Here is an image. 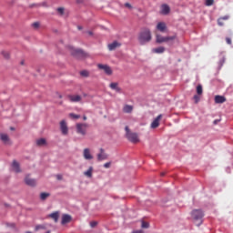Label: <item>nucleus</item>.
<instances>
[{
  "label": "nucleus",
  "instance_id": "a18cd8bd",
  "mask_svg": "<svg viewBox=\"0 0 233 233\" xmlns=\"http://www.w3.org/2000/svg\"><path fill=\"white\" fill-rule=\"evenodd\" d=\"M125 130H126V132H127L126 134L131 133V132H130V129L128 128V126H127V127H125Z\"/></svg>",
  "mask_w": 233,
  "mask_h": 233
},
{
  "label": "nucleus",
  "instance_id": "b1692460",
  "mask_svg": "<svg viewBox=\"0 0 233 233\" xmlns=\"http://www.w3.org/2000/svg\"><path fill=\"white\" fill-rule=\"evenodd\" d=\"M49 218L54 219L55 223H57L59 221V212H54L49 215Z\"/></svg>",
  "mask_w": 233,
  "mask_h": 233
},
{
  "label": "nucleus",
  "instance_id": "5701e85b",
  "mask_svg": "<svg viewBox=\"0 0 233 233\" xmlns=\"http://www.w3.org/2000/svg\"><path fill=\"white\" fill-rule=\"evenodd\" d=\"M41 6H46V2H43L39 4H31L28 5V8H41Z\"/></svg>",
  "mask_w": 233,
  "mask_h": 233
},
{
  "label": "nucleus",
  "instance_id": "7c9ffc66",
  "mask_svg": "<svg viewBox=\"0 0 233 233\" xmlns=\"http://www.w3.org/2000/svg\"><path fill=\"white\" fill-rule=\"evenodd\" d=\"M80 76H82V77H89L90 76V72H88L86 70H82L80 72Z\"/></svg>",
  "mask_w": 233,
  "mask_h": 233
},
{
  "label": "nucleus",
  "instance_id": "de8ad7c7",
  "mask_svg": "<svg viewBox=\"0 0 233 233\" xmlns=\"http://www.w3.org/2000/svg\"><path fill=\"white\" fill-rule=\"evenodd\" d=\"M133 233H144V232H143V230L139 229V230L133 231Z\"/></svg>",
  "mask_w": 233,
  "mask_h": 233
},
{
  "label": "nucleus",
  "instance_id": "8fccbe9b",
  "mask_svg": "<svg viewBox=\"0 0 233 233\" xmlns=\"http://www.w3.org/2000/svg\"><path fill=\"white\" fill-rule=\"evenodd\" d=\"M219 123V120H214V125H218Z\"/></svg>",
  "mask_w": 233,
  "mask_h": 233
},
{
  "label": "nucleus",
  "instance_id": "9b49d317",
  "mask_svg": "<svg viewBox=\"0 0 233 233\" xmlns=\"http://www.w3.org/2000/svg\"><path fill=\"white\" fill-rule=\"evenodd\" d=\"M25 183L28 187H35V185H37V181L35 179H34V178H30L29 176L25 177Z\"/></svg>",
  "mask_w": 233,
  "mask_h": 233
},
{
  "label": "nucleus",
  "instance_id": "c85d7f7f",
  "mask_svg": "<svg viewBox=\"0 0 233 233\" xmlns=\"http://www.w3.org/2000/svg\"><path fill=\"white\" fill-rule=\"evenodd\" d=\"M46 198H50V193H41L40 194V199H42V201H45V199H46Z\"/></svg>",
  "mask_w": 233,
  "mask_h": 233
},
{
  "label": "nucleus",
  "instance_id": "bb28decb",
  "mask_svg": "<svg viewBox=\"0 0 233 233\" xmlns=\"http://www.w3.org/2000/svg\"><path fill=\"white\" fill-rule=\"evenodd\" d=\"M152 52H153L154 54H163V52H165V47L159 46V47L154 48V49L152 50Z\"/></svg>",
  "mask_w": 233,
  "mask_h": 233
},
{
  "label": "nucleus",
  "instance_id": "9d476101",
  "mask_svg": "<svg viewBox=\"0 0 233 233\" xmlns=\"http://www.w3.org/2000/svg\"><path fill=\"white\" fill-rule=\"evenodd\" d=\"M69 50L72 56H75V57H79V56H84L83 50L81 49H76L74 46H69Z\"/></svg>",
  "mask_w": 233,
  "mask_h": 233
},
{
  "label": "nucleus",
  "instance_id": "49530a36",
  "mask_svg": "<svg viewBox=\"0 0 233 233\" xmlns=\"http://www.w3.org/2000/svg\"><path fill=\"white\" fill-rule=\"evenodd\" d=\"M56 178H57L59 181H61V179H63V176H61V175H56Z\"/></svg>",
  "mask_w": 233,
  "mask_h": 233
},
{
  "label": "nucleus",
  "instance_id": "5fc2aeb1",
  "mask_svg": "<svg viewBox=\"0 0 233 233\" xmlns=\"http://www.w3.org/2000/svg\"><path fill=\"white\" fill-rule=\"evenodd\" d=\"M161 176H165V172H162V173H161Z\"/></svg>",
  "mask_w": 233,
  "mask_h": 233
},
{
  "label": "nucleus",
  "instance_id": "603ef678",
  "mask_svg": "<svg viewBox=\"0 0 233 233\" xmlns=\"http://www.w3.org/2000/svg\"><path fill=\"white\" fill-rule=\"evenodd\" d=\"M84 121H86V116H83Z\"/></svg>",
  "mask_w": 233,
  "mask_h": 233
},
{
  "label": "nucleus",
  "instance_id": "3c124183",
  "mask_svg": "<svg viewBox=\"0 0 233 233\" xmlns=\"http://www.w3.org/2000/svg\"><path fill=\"white\" fill-rule=\"evenodd\" d=\"M77 28H78V30H83V26H81V25H78Z\"/></svg>",
  "mask_w": 233,
  "mask_h": 233
},
{
  "label": "nucleus",
  "instance_id": "4be33fe9",
  "mask_svg": "<svg viewBox=\"0 0 233 233\" xmlns=\"http://www.w3.org/2000/svg\"><path fill=\"white\" fill-rule=\"evenodd\" d=\"M132 110H134V106L130 105H126L123 107V112H125V114H132Z\"/></svg>",
  "mask_w": 233,
  "mask_h": 233
},
{
  "label": "nucleus",
  "instance_id": "e433bc0d",
  "mask_svg": "<svg viewBox=\"0 0 233 233\" xmlns=\"http://www.w3.org/2000/svg\"><path fill=\"white\" fill-rule=\"evenodd\" d=\"M214 5V0H206V6H212Z\"/></svg>",
  "mask_w": 233,
  "mask_h": 233
},
{
  "label": "nucleus",
  "instance_id": "f03ea898",
  "mask_svg": "<svg viewBox=\"0 0 233 233\" xmlns=\"http://www.w3.org/2000/svg\"><path fill=\"white\" fill-rule=\"evenodd\" d=\"M174 39H176V35L163 36L161 35H156V41L158 45H161V43H168V41H174Z\"/></svg>",
  "mask_w": 233,
  "mask_h": 233
},
{
  "label": "nucleus",
  "instance_id": "6e6552de",
  "mask_svg": "<svg viewBox=\"0 0 233 233\" xmlns=\"http://www.w3.org/2000/svg\"><path fill=\"white\" fill-rule=\"evenodd\" d=\"M96 159L97 161H105L108 159V154L103 148H100L99 153L96 155Z\"/></svg>",
  "mask_w": 233,
  "mask_h": 233
},
{
  "label": "nucleus",
  "instance_id": "2eb2a0df",
  "mask_svg": "<svg viewBox=\"0 0 233 233\" xmlns=\"http://www.w3.org/2000/svg\"><path fill=\"white\" fill-rule=\"evenodd\" d=\"M119 46H121V43L114 41L113 43L108 44L107 48L112 52L113 50H116V48H119Z\"/></svg>",
  "mask_w": 233,
  "mask_h": 233
},
{
  "label": "nucleus",
  "instance_id": "39448f33",
  "mask_svg": "<svg viewBox=\"0 0 233 233\" xmlns=\"http://www.w3.org/2000/svg\"><path fill=\"white\" fill-rule=\"evenodd\" d=\"M191 216L195 221H201V219H203L204 214L201 209H195L192 211Z\"/></svg>",
  "mask_w": 233,
  "mask_h": 233
},
{
  "label": "nucleus",
  "instance_id": "dca6fc26",
  "mask_svg": "<svg viewBox=\"0 0 233 233\" xmlns=\"http://www.w3.org/2000/svg\"><path fill=\"white\" fill-rule=\"evenodd\" d=\"M67 97L71 103H79L81 101V96L78 95H69Z\"/></svg>",
  "mask_w": 233,
  "mask_h": 233
},
{
  "label": "nucleus",
  "instance_id": "4d7b16f0",
  "mask_svg": "<svg viewBox=\"0 0 233 233\" xmlns=\"http://www.w3.org/2000/svg\"><path fill=\"white\" fill-rule=\"evenodd\" d=\"M26 233H32V231H26Z\"/></svg>",
  "mask_w": 233,
  "mask_h": 233
},
{
  "label": "nucleus",
  "instance_id": "13d9d810",
  "mask_svg": "<svg viewBox=\"0 0 233 233\" xmlns=\"http://www.w3.org/2000/svg\"><path fill=\"white\" fill-rule=\"evenodd\" d=\"M11 130H14V127H11Z\"/></svg>",
  "mask_w": 233,
  "mask_h": 233
},
{
  "label": "nucleus",
  "instance_id": "c756f323",
  "mask_svg": "<svg viewBox=\"0 0 233 233\" xmlns=\"http://www.w3.org/2000/svg\"><path fill=\"white\" fill-rule=\"evenodd\" d=\"M35 232H37L38 230H46V226L45 225H37L35 228Z\"/></svg>",
  "mask_w": 233,
  "mask_h": 233
},
{
  "label": "nucleus",
  "instance_id": "6ab92c4d",
  "mask_svg": "<svg viewBox=\"0 0 233 233\" xmlns=\"http://www.w3.org/2000/svg\"><path fill=\"white\" fill-rule=\"evenodd\" d=\"M70 221H72V216L68 214H64L62 216V225H66V223H70Z\"/></svg>",
  "mask_w": 233,
  "mask_h": 233
},
{
  "label": "nucleus",
  "instance_id": "a19ab883",
  "mask_svg": "<svg viewBox=\"0 0 233 233\" xmlns=\"http://www.w3.org/2000/svg\"><path fill=\"white\" fill-rule=\"evenodd\" d=\"M33 28H39V22H35L32 24Z\"/></svg>",
  "mask_w": 233,
  "mask_h": 233
},
{
  "label": "nucleus",
  "instance_id": "f3484780",
  "mask_svg": "<svg viewBox=\"0 0 233 233\" xmlns=\"http://www.w3.org/2000/svg\"><path fill=\"white\" fill-rule=\"evenodd\" d=\"M227 101V98L223 96L217 95L215 96V103L217 105H221Z\"/></svg>",
  "mask_w": 233,
  "mask_h": 233
},
{
  "label": "nucleus",
  "instance_id": "f257e3e1",
  "mask_svg": "<svg viewBox=\"0 0 233 233\" xmlns=\"http://www.w3.org/2000/svg\"><path fill=\"white\" fill-rule=\"evenodd\" d=\"M152 41V32L150 29L144 28L138 35V42L141 45H147V43H150Z\"/></svg>",
  "mask_w": 233,
  "mask_h": 233
},
{
  "label": "nucleus",
  "instance_id": "1a4fd4ad",
  "mask_svg": "<svg viewBox=\"0 0 233 233\" xmlns=\"http://www.w3.org/2000/svg\"><path fill=\"white\" fill-rule=\"evenodd\" d=\"M60 130L63 136H68V125L66 120L60 122Z\"/></svg>",
  "mask_w": 233,
  "mask_h": 233
},
{
  "label": "nucleus",
  "instance_id": "72a5a7b5",
  "mask_svg": "<svg viewBox=\"0 0 233 233\" xmlns=\"http://www.w3.org/2000/svg\"><path fill=\"white\" fill-rule=\"evenodd\" d=\"M56 12L59 15H65V9L63 7H58L56 9Z\"/></svg>",
  "mask_w": 233,
  "mask_h": 233
},
{
  "label": "nucleus",
  "instance_id": "f704fd0d",
  "mask_svg": "<svg viewBox=\"0 0 233 233\" xmlns=\"http://www.w3.org/2000/svg\"><path fill=\"white\" fill-rule=\"evenodd\" d=\"M69 117H72V119H79V117H81V116L76 115L74 113H70Z\"/></svg>",
  "mask_w": 233,
  "mask_h": 233
},
{
  "label": "nucleus",
  "instance_id": "423d86ee",
  "mask_svg": "<svg viewBox=\"0 0 233 233\" xmlns=\"http://www.w3.org/2000/svg\"><path fill=\"white\" fill-rule=\"evenodd\" d=\"M127 138L128 139V141H130L131 143H139V136L137 135V133H127L126 134Z\"/></svg>",
  "mask_w": 233,
  "mask_h": 233
},
{
  "label": "nucleus",
  "instance_id": "6e6d98bb",
  "mask_svg": "<svg viewBox=\"0 0 233 233\" xmlns=\"http://www.w3.org/2000/svg\"><path fill=\"white\" fill-rule=\"evenodd\" d=\"M63 97V96L59 95V98L61 99Z\"/></svg>",
  "mask_w": 233,
  "mask_h": 233
},
{
  "label": "nucleus",
  "instance_id": "bf43d9fd",
  "mask_svg": "<svg viewBox=\"0 0 233 233\" xmlns=\"http://www.w3.org/2000/svg\"><path fill=\"white\" fill-rule=\"evenodd\" d=\"M46 233H50V231H46Z\"/></svg>",
  "mask_w": 233,
  "mask_h": 233
},
{
  "label": "nucleus",
  "instance_id": "2f4dec72",
  "mask_svg": "<svg viewBox=\"0 0 233 233\" xmlns=\"http://www.w3.org/2000/svg\"><path fill=\"white\" fill-rule=\"evenodd\" d=\"M197 94L198 96H201L203 94V86L201 85L197 86Z\"/></svg>",
  "mask_w": 233,
  "mask_h": 233
},
{
  "label": "nucleus",
  "instance_id": "0eeeda50",
  "mask_svg": "<svg viewBox=\"0 0 233 233\" xmlns=\"http://www.w3.org/2000/svg\"><path fill=\"white\" fill-rule=\"evenodd\" d=\"M83 157L86 161H92V159H94V155H92V151L90 150V148H88V147L84 148Z\"/></svg>",
  "mask_w": 233,
  "mask_h": 233
},
{
  "label": "nucleus",
  "instance_id": "412c9836",
  "mask_svg": "<svg viewBox=\"0 0 233 233\" xmlns=\"http://www.w3.org/2000/svg\"><path fill=\"white\" fill-rule=\"evenodd\" d=\"M157 29H158L159 32H165V30H167V24H165L164 22H159L157 25Z\"/></svg>",
  "mask_w": 233,
  "mask_h": 233
},
{
  "label": "nucleus",
  "instance_id": "4c0bfd02",
  "mask_svg": "<svg viewBox=\"0 0 233 233\" xmlns=\"http://www.w3.org/2000/svg\"><path fill=\"white\" fill-rule=\"evenodd\" d=\"M193 99H194L195 103L198 104V101H200L201 98L199 97V95H195Z\"/></svg>",
  "mask_w": 233,
  "mask_h": 233
},
{
  "label": "nucleus",
  "instance_id": "20e7f679",
  "mask_svg": "<svg viewBox=\"0 0 233 233\" xmlns=\"http://www.w3.org/2000/svg\"><path fill=\"white\" fill-rule=\"evenodd\" d=\"M97 68L103 70L106 76H112L113 74L112 67L108 65L98 64Z\"/></svg>",
  "mask_w": 233,
  "mask_h": 233
},
{
  "label": "nucleus",
  "instance_id": "c9c22d12",
  "mask_svg": "<svg viewBox=\"0 0 233 233\" xmlns=\"http://www.w3.org/2000/svg\"><path fill=\"white\" fill-rule=\"evenodd\" d=\"M149 227H150V224H148V222L142 221V224H141L142 228H148Z\"/></svg>",
  "mask_w": 233,
  "mask_h": 233
},
{
  "label": "nucleus",
  "instance_id": "aec40b11",
  "mask_svg": "<svg viewBox=\"0 0 233 233\" xmlns=\"http://www.w3.org/2000/svg\"><path fill=\"white\" fill-rule=\"evenodd\" d=\"M109 88L111 90H116V92H121V87H119V84L113 82L109 85Z\"/></svg>",
  "mask_w": 233,
  "mask_h": 233
},
{
  "label": "nucleus",
  "instance_id": "393cba45",
  "mask_svg": "<svg viewBox=\"0 0 233 233\" xmlns=\"http://www.w3.org/2000/svg\"><path fill=\"white\" fill-rule=\"evenodd\" d=\"M92 172H94V167H89V168L84 172V176L86 177H92Z\"/></svg>",
  "mask_w": 233,
  "mask_h": 233
},
{
  "label": "nucleus",
  "instance_id": "ddd939ff",
  "mask_svg": "<svg viewBox=\"0 0 233 233\" xmlns=\"http://www.w3.org/2000/svg\"><path fill=\"white\" fill-rule=\"evenodd\" d=\"M162 117L163 115H158L151 123V128H157V127H159V121H161Z\"/></svg>",
  "mask_w": 233,
  "mask_h": 233
},
{
  "label": "nucleus",
  "instance_id": "a211bd4d",
  "mask_svg": "<svg viewBox=\"0 0 233 233\" xmlns=\"http://www.w3.org/2000/svg\"><path fill=\"white\" fill-rule=\"evenodd\" d=\"M12 168H13V172H15V174H19V172H21V167L19 166L16 160L13 161Z\"/></svg>",
  "mask_w": 233,
  "mask_h": 233
},
{
  "label": "nucleus",
  "instance_id": "ea45409f",
  "mask_svg": "<svg viewBox=\"0 0 233 233\" xmlns=\"http://www.w3.org/2000/svg\"><path fill=\"white\" fill-rule=\"evenodd\" d=\"M90 227H91V228H94L95 227H97V222H96V221L90 222Z\"/></svg>",
  "mask_w": 233,
  "mask_h": 233
},
{
  "label": "nucleus",
  "instance_id": "79ce46f5",
  "mask_svg": "<svg viewBox=\"0 0 233 233\" xmlns=\"http://www.w3.org/2000/svg\"><path fill=\"white\" fill-rule=\"evenodd\" d=\"M226 42L228 45H232V39H230L229 37L226 38Z\"/></svg>",
  "mask_w": 233,
  "mask_h": 233
},
{
  "label": "nucleus",
  "instance_id": "f8f14e48",
  "mask_svg": "<svg viewBox=\"0 0 233 233\" xmlns=\"http://www.w3.org/2000/svg\"><path fill=\"white\" fill-rule=\"evenodd\" d=\"M0 139L4 143V145H12L10 137L5 133L0 134Z\"/></svg>",
  "mask_w": 233,
  "mask_h": 233
},
{
  "label": "nucleus",
  "instance_id": "864d4df0",
  "mask_svg": "<svg viewBox=\"0 0 233 233\" xmlns=\"http://www.w3.org/2000/svg\"><path fill=\"white\" fill-rule=\"evenodd\" d=\"M21 65H25V61H22V62H21Z\"/></svg>",
  "mask_w": 233,
  "mask_h": 233
},
{
  "label": "nucleus",
  "instance_id": "7ed1b4c3",
  "mask_svg": "<svg viewBox=\"0 0 233 233\" xmlns=\"http://www.w3.org/2000/svg\"><path fill=\"white\" fill-rule=\"evenodd\" d=\"M76 127L77 134H80V136H86V128H88V124L77 123Z\"/></svg>",
  "mask_w": 233,
  "mask_h": 233
},
{
  "label": "nucleus",
  "instance_id": "473e14b6",
  "mask_svg": "<svg viewBox=\"0 0 233 233\" xmlns=\"http://www.w3.org/2000/svg\"><path fill=\"white\" fill-rule=\"evenodd\" d=\"M2 56L5 59H10V53L8 51H2Z\"/></svg>",
  "mask_w": 233,
  "mask_h": 233
},
{
  "label": "nucleus",
  "instance_id": "a878e982",
  "mask_svg": "<svg viewBox=\"0 0 233 233\" xmlns=\"http://www.w3.org/2000/svg\"><path fill=\"white\" fill-rule=\"evenodd\" d=\"M228 15L222 16L218 19V26H223V21H228Z\"/></svg>",
  "mask_w": 233,
  "mask_h": 233
},
{
  "label": "nucleus",
  "instance_id": "cd10ccee",
  "mask_svg": "<svg viewBox=\"0 0 233 233\" xmlns=\"http://www.w3.org/2000/svg\"><path fill=\"white\" fill-rule=\"evenodd\" d=\"M37 147H43V145H46V140L45 138H40L36 140Z\"/></svg>",
  "mask_w": 233,
  "mask_h": 233
},
{
  "label": "nucleus",
  "instance_id": "4468645a",
  "mask_svg": "<svg viewBox=\"0 0 233 233\" xmlns=\"http://www.w3.org/2000/svg\"><path fill=\"white\" fill-rule=\"evenodd\" d=\"M160 14H162L163 15H168V14H170V6L165 4L162 5Z\"/></svg>",
  "mask_w": 233,
  "mask_h": 233
},
{
  "label": "nucleus",
  "instance_id": "58836bf2",
  "mask_svg": "<svg viewBox=\"0 0 233 233\" xmlns=\"http://www.w3.org/2000/svg\"><path fill=\"white\" fill-rule=\"evenodd\" d=\"M111 165H112V162H106V164H104V167L110 168Z\"/></svg>",
  "mask_w": 233,
  "mask_h": 233
},
{
  "label": "nucleus",
  "instance_id": "c03bdc74",
  "mask_svg": "<svg viewBox=\"0 0 233 233\" xmlns=\"http://www.w3.org/2000/svg\"><path fill=\"white\" fill-rule=\"evenodd\" d=\"M85 34H87L88 35H94V32L92 31H85Z\"/></svg>",
  "mask_w": 233,
  "mask_h": 233
},
{
  "label": "nucleus",
  "instance_id": "37998d69",
  "mask_svg": "<svg viewBox=\"0 0 233 233\" xmlns=\"http://www.w3.org/2000/svg\"><path fill=\"white\" fill-rule=\"evenodd\" d=\"M125 6H126V8L132 9V5H130V3H126Z\"/></svg>",
  "mask_w": 233,
  "mask_h": 233
},
{
  "label": "nucleus",
  "instance_id": "09e8293b",
  "mask_svg": "<svg viewBox=\"0 0 233 233\" xmlns=\"http://www.w3.org/2000/svg\"><path fill=\"white\" fill-rule=\"evenodd\" d=\"M223 63H225V58H222V59L220 60V65H221V66H223Z\"/></svg>",
  "mask_w": 233,
  "mask_h": 233
}]
</instances>
